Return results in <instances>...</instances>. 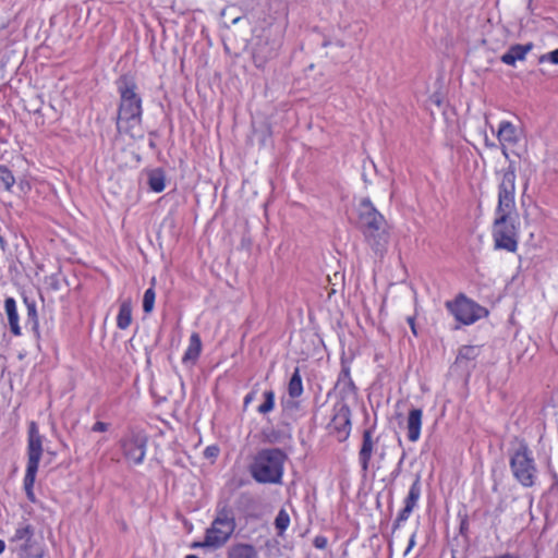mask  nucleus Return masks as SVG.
I'll list each match as a JSON object with an SVG mask.
<instances>
[{
	"mask_svg": "<svg viewBox=\"0 0 558 558\" xmlns=\"http://www.w3.org/2000/svg\"><path fill=\"white\" fill-rule=\"evenodd\" d=\"M117 88L120 95V104L117 114V130L126 133L132 138L137 135L133 132L142 121V98L137 93L135 80L130 75H122L117 80Z\"/></svg>",
	"mask_w": 558,
	"mask_h": 558,
	"instance_id": "obj_1",
	"label": "nucleus"
},
{
	"mask_svg": "<svg viewBox=\"0 0 558 558\" xmlns=\"http://www.w3.org/2000/svg\"><path fill=\"white\" fill-rule=\"evenodd\" d=\"M287 454L279 448L259 450L251 464L253 478L263 484H280Z\"/></svg>",
	"mask_w": 558,
	"mask_h": 558,
	"instance_id": "obj_2",
	"label": "nucleus"
},
{
	"mask_svg": "<svg viewBox=\"0 0 558 558\" xmlns=\"http://www.w3.org/2000/svg\"><path fill=\"white\" fill-rule=\"evenodd\" d=\"M510 469L514 478L524 487H532L536 477V465L525 441H520L510 456Z\"/></svg>",
	"mask_w": 558,
	"mask_h": 558,
	"instance_id": "obj_3",
	"label": "nucleus"
},
{
	"mask_svg": "<svg viewBox=\"0 0 558 558\" xmlns=\"http://www.w3.org/2000/svg\"><path fill=\"white\" fill-rule=\"evenodd\" d=\"M236 523L232 509L222 507L218 510L210 527L206 530L205 545H211V548L222 547L231 537Z\"/></svg>",
	"mask_w": 558,
	"mask_h": 558,
	"instance_id": "obj_4",
	"label": "nucleus"
},
{
	"mask_svg": "<svg viewBox=\"0 0 558 558\" xmlns=\"http://www.w3.org/2000/svg\"><path fill=\"white\" fill-rule=\"evenodd\" d=\"M446 307L458 322L464 325H471L488 315L487 308L468 299L463 293L458 294L453 301H447Z\"/></svg>",
	"mask_w": 558,
	"mask_h": 558,
	"instance_id": "obj_5",
	"label": "nucleus"
},
{
	"mask_svg": "<svg viewBox=\"0 0 558 558\" xmlns=\"http://www.w3.org/2000/svg\"><path fill=\"white\" fill-rule=\"evenodd\" d=\"M493 238L496 250L514 253L518 248V231L510 215H497L493 226Z\"/></svg>",
	"mask_w": 558,
	"mask_h": 558,
	"instance_id": "obj_6",
	"label": "nucleus"
},
{
	"mask_svg": "<svg viewBox=\"0 0 558 558\" xmlns=\"http://www.w3.org/2000/svg\"><path fill=\"white\" fill-rule=\"evenodd\" d=\"M34 537V527L31 524L23 523L19 525L11 538L12 543L19 546L21 558H41L43 550L37 546Z\"/></svg>",
	"mask_w": 558,
	"mask_h": 558,
	"instance_id": "obj_7",
	"label": "nucleus"
},
{
	"mask_svg": "<svg viewBox=\"0 0 558 558\" xmlns=\"http://www.w3.org/2000/svg\"><path fill=\"white\" fill-rule=\"evenodd\" d=\"M44 436L40 434L38 424L35 421L28 423L27 427V466L26 469L37 470L44 452Z\"/></svg>",
	"mask_w": 558,
	"mask_h": 558,
	"instance_id": "obj_8",
	"label": "nucleus"
},
{
	"mask_svg": "<svg viewBox=\"0 0 558 558\" xmlns=\"http://www.w3.org/2000/svg\"><path fill=\"white\" fill-rule=\"evenodd\" d=\"M147 437L140 433H132L120 440L123 456L134 464L144 461L147 446Z\"/></svg>",
	"mask_w": 558,
	"mask_h": 558,
	"instance_id": "obj_9",
	"label": "nucleus"
},
{
	"mask_svg": "<svg viewBox=\"0 0 558 558\" xmlns=\"http://www.w3.org/2000/svg\"><path fill=\"white\" fill-rule=\"evenodd\" d=\"M329 428L339 441H343L349 437L351 430V409L347 402H337L335 404Z\"/></svg>",
	"mask_w": 558,
	"mask_h": 558,
	"instance_id": "obj_10",
	"label": "nucleus"
},
{
	"mask_svg": "<svg viewBox=\"0 0 558 558\" xmlns=\"http://www.w3.org/2000/svg\"><path fill=\"white\" fill-rule=\"evenodd\" d=\"M386 221L384 215L379 213L368 197H363L357 206V228L362 233L368 231L379 223Z\"/></svg>",
	"mask_w": 558,
	"mask_h": 558,
	"instance_id": "obj_11",
	"label": "nucleus"
},
{
	"mask_svg": "<svg viewBox=\"0 0 558 558\" xmlns=\"http://www.w3.org/2000/svg\"><path fill=\"white\" fill-rule=\"evenodd\" d=\"M365 242L372 251L379 256H383L387 251L389 244L390 233L387 220L362 233Z\"/></svg>",
	"mask_w": 558,
	"mask_h": 558,
	"instance_id": "obj_12",
	"label": "nucleus"
},
{
	"mask_svg": "<svg viewBox=\"0 0 558 558\" xmlns=\"http://www.w3.org/2000/svg\"><path fill=\"white\" fill-rule=\"evenodd\" d=\"M279 48V43L276 40H270L267 36L258 37L254 49H253V60L257 68L264 66V64L274 57L277 56V51Z\"/></svg>",
	"mask_w": 558,
	"mask_h": 558,
	"instance_id": "obj_13",
	"label": "nucleus"
},
{
	"mask_svg": "<svg viewBox=\"0 0 558 558\" xmlns=\"http://www.w3.org/2000/svg\"><path fill=\"white\" fill-rule=\"evenodd\" d=\"M335 389L340 396L339 402H345L347 399L355 400L357 397V388L350 375V366L342 361L341 371L339 373Z\"/></svg>",
	"mask_w": 558,
	"mask_h": 558,
	"instance_id": "obj_14",
	"label": "nucleus"
},
{
	"mask_svg": "<svg viewBox=\"0 0 558 558\" xmlns=\"http://www.w3.org/2000/svg\"><path fill=\"white\" fill-rule=\"evenodd\" d=\"M514 192H515V182H510L507 180H501L498 186V205L496 213L497 215H510L514 209Z\"/></svg>",
	"mask_w": 558,
	"mask_h": 558,
	"instance_id": "obj_15",
	"label": "nucleus"
},
{
	"mask_svg": "<svg viewBox=\"0 0 558 558\" xmlns=\"http://www.w3.org/2000/svg\"><path fill=\"white\" fill-rule=\"evenodd\" d=\"M420 497H421V475L416 474L415 480L412 483L409 494L404 500V507L399 512V514L393 523V530H397L400 526L401 522L409 519V517L412 513L414 507L416 506Z\"/></svg>",
	"mask_w": 558,
	"mask_h": 558,
	"instance_id": "obj_16",
	"label": "nucleus"
},
{
	"mask_svg": "<svg viewBox=\"0 0 558 558\" xmlns=\"http://www.w3.org/2000/svg\"><path fill=\"white\" fill-rule=\"evenodd\" d=\"M377 440L373 438V428L363 432L362 445L359 451V462L364 473L369 470V463L373 457L374 448Z\"/></svg>",
	"mask_w": 558,
	"mask_h": 558,
	"instance_id": "obj_17",
	"label": "nucleus"
},
{
	"mask_svg": "<svg viewBox=\"0 0 558 558\" xmlns=\"http://www.w3.org/2000/svg\"><path fill=\"white\" fill-rule=\"evenodd\" d=\"M533 48V44L529 43L525 45L515 44L512 45L507 52H505L500 60L508 64V65H514L517 61H522L525 59V56L529 51H531Z\"/></svg>",
	"mask_w": 558,
	"mask_h": 558,
	"instance_id": "obj_18",
	"label": "nucleus"
},
{
	"mask_svg": "<svg viewBox=\"0 0 558 558\" xmlns=\"http://www.w3.org/2000/svg\"><path fill=\"white\" fill-rule=\"evenodd\" d=\"M422 410L413 408L410 410L407 422L408 439L412 442L418 440L422 426Z\"/></svg>",
	"mask_w": 558,
	"mask_h": 558,
	"instance_id": "obj_19",
	"label": "nucleus"
},
{
	"mask_svg": "<svg viewBox=\"0 0 558 558\" xmlns=\"http://www.w3.org/2000/svg\"><path fill=\"white\" fill-rule=\"evenodd\" d=\"M227 558H258V551L252 544L235 543L228 548Z\"/></svg>",
	"mask_w": 558,
	"mask_h": 558,
	"instance_id": "obj_20",
	"label": "nucleus"
},
{
	"mask_svg": "<svg viewBox=\"0 0 558 558\" xmlns=\"http://www.w3.org/2000/svg\"><path fill=\"white\" fill-rule=\"evenodd\" d=\"M4 310L8 316L10 330L13 335H21V327L19 325V314L16 310V302L13 298L9 296L4 300Z\"/></svg>",
	"mask_w": 558,
	"mask_h": 558,
	"instance_id": "obj_21",
	"label": "nucleus"
},
{
	"mask_svg": "<svg viewBox=\"0 0 558 558\" xmlns=\"http://www.w3.org/2000/svg\"><path fill=\"white\" fill-rule=\"evenodd\" d=\"M202 350L201 337L197 332H193L190 337V344L182 357L183 363L195 362Z\"/></svg>",
	"mask_w": 558,
	"mask_h": 558,
	"instance_id": "obj_22",
	"label": "nucleus"
},
{
	"mask_svg": "<svg viewBox=\"0 0 558 558\" xmlns=\"http://www.w3.org/2000/svg\"><path fill=\"white\" fill-rule=\"evenodd\" d=\"M481 352V347L478 345H463L459 349L456 364L464 365L468 367V363L474 361Z\"/></svg>",
	"mask_w": 558,
	"mask_h": 558,
	"instance_id": "obj_23",
	"label": "nucleus"
},
{
	"mask_svg": "<svg viewBox=\"0 0 558 558\" xmlns=\"http://www.w3.org/2000/svg\"><path fill=\"white\" fill-rule=\"evenodd\" d=\"M132 323V302L130 299L124 300L120 304L119 314L117 317L118 328L124 330Z\"/></svg>",
	"mask_w": 558,
	"mask_h": 558,
	"instance_id": "obj_24",
	"label": "nucleus"
},
{
	"mask_svg": "<svg viewBox=\"0 0 558 558\" xmlns=\"http://www.w3.org/2000/svg\"><path fill=\"white\" fill-rule=\"evenodd\" d=\"M24 303L27 308L26 325H31V329L35 333L36 338H39V325L36 302L27 296H24Z\"/></svg>",
	"mask_w": 558,
	"mask_h": 558,
	"instance_id": "obj_25",
	"label": "nucleus"
},
{
	"mask_svg": "<svg viewBox=\"0 0 558 558\" xmlns=\"http://www.w3.org/2000/svg\"><path fill=\"white\" fill-rule=\"evenodd\" d=\"M497 135L500 143L514 144L518 141L515 126L509 121L500 123Z\"/></svg>",
	"mask_w": 558,
	"mask_h": 558,
	"instance_id": "obj_26",
	"label": "nucleus"
},
{
	"mask_svg": "<svg viewBox=\"0 0 558 558\" xmlns=\"http://www.w3.org/2000/svg\"><path fill=\"white\" fill-rule=\"evenodd\" d=\"M288 392L291 398H298L303 392L302 377L299 367H296L290 378Z\"/></svg>",
	"mask_w": 558,
	"mask_h": 558,
	"instance_id": "obj_27",
	"label": "nucleus"
},
{
	"mask_svg": "<svg viewBox=\"0 0 558 558\" xmlns=\"http://www.w3.org/2000/svg\"><path fill=\"white\" fill-rule=\"evenodd\" d=\"M165 173L161 169H156L149 173L148 185L151 191L160 193L165 190Z\"/></svg>",
	"mask_w": 558,
	"mask_h": 558,
	"instance_id": "obj_28",
	"label": "nucleus"
},
{
	"mask_svg": "<svg viewBox=\"0 0 558 558\" xmlns=\"http://www.w3.org/2000/svg\"><path fill=\"white\" fill-rule=\"evenodd\" d=\"M37 470L26 469L24 476V489L26 493V497L31 502L36 501V497L34 494V484L36 480Z\"/></svg>",
	"mask_w": 558,
	"mask_h": 558,
	"instance_id": "obj_29",
	"label": "nucleus"
},
{
	"mask_svg": "<svg viewBox=\"0 0 558 558\" xmlns=\"http://www.w3.org/2000/svg\"><path fill=\"white\" fill-rule=\"evenodd\" d=\"M14 184L15 177L12 171L7 166L0 165V186L10 192Z\"/></svg>",
	"mask_w": 558,
	"mask_h": 558,
	"instance_id": "obj_30",
	"label": "nucleus"
},
{
	"mask_svg": "<svg viewBox=\"0 0 558 558\" xmlns=\"http://www.w3.org/2000/svg\"><path fill=\"white\" fill-rule=\"evenodd\" d=\"M289 524L290 517L284 509H281L275 519V527L278 532V535H282L284 531L288 529Z\"/></svg>",
	"mask_w": 558,
	"mask_h": 558,
	"instance_id": "obj_31",
	"label": "nucleus"
},
{
	"mask_svg": "<svg viewBox=\"0 0 558 558\" xmlns=\"http://www.w3.org/2000/svg\"><path fill=\"white\" fill-rule=\"evenodd\" d=\"M264 402L258 407V412L260 414H266L274 409L275 405V393L272 390H266L263 393Z\"/></svg>",
	"mask_w": 558,
	"mask_h": 558,
	"instance_id": "obj_32",
	"label": "nucleus"
},
{
	"mask_svg": "<svg viewBox=\"0 0 558 558\" xmlns=\"http://www.w3.org/2000/svg\"><path fill=\"white\" fill-rule=\"evenodd\" d=\"M155 299H156V292L154 290V287L148 288L143 296V311L146 314H149L154 310L155 305Z\"/></svg>",
	"mask_w": 558,
	"mask_h": 558,
	"instance_id": "obj_33",
	"label": "nucleus"
},
{
	"mask_svg": "<svg viewBox=\"0 0 558 558\" xmlns=\"http://www.w3.org/2000/svg\"><path fill=\"white\" fill-rule=\"evenodd\" d=\"M45 283L50 290L59 291L61 289V277L60 272L52 274L45 278Z\"/></svg>",
	"mask_w": 558,
	"mask_h": 558,
	"instance_id": "obj_34",
	"label": "nucleus"
},
{
	"mask_svg": "<svg viewBox=\"0 0 558 558\" xmlns=\"http://www.w3.org/2000/svg\"><path fill=\"white\" fill-rule=\"evenodd\" d=\"M515 171H517L515 161L509 159V166H508L507 170L504 172L502 180L508 179V181H510V182H515Z\"/></svg>",
	"mask_w": 558,
	"mask_h": 558,
	"instance_id": "obj_35",
	"label": "nucleus"
},
{
	"mask_svg": "<svg viewBox=\"0 0 558 558\" xmlns=\"http://www.w3.org/2000/svg\"><path fill=\"white\" fill-rule=\"evenodd\" d=\"M545 61H549L553 64H558V48L539 57V63H543Z\"/></svg>",
	"mask_w": 558,
	"mask_h": 558,
	"instance_id": "obj_36",
	"label": "nucleus"
},
{
	"mask_svg": "<svg viewBox=\"0 0 558 558\" xmlns=\"http://www.w3.org/2000/svg\"><path fill=\"white\" fill-rule=\"evenodd\" d=\"M313 544L318 549H325L327 547V538L325 536L318 535L314 538Z\"/></svg>",
	"mask_w": 558,
	"mask_h": 558,
	"instance_id": "obj_37",
	"label": "nucleus"
},
{
	"mask_svg": "<svg viewBox=\"0 0 558 558\" xmlns=\"http://www.w3.org/2000/svg\"><path fill=\"white\" fill-rule=\"evenodd\" d=\"M219 453V449L217 446H208L205 451H204V456L206 458H216Z\"/></svg>",
	"mask_w": 558,
	"mask_h": 558,
	"instance_id": "obj_38",
	"label": "nucleus"
},
{
	"mask_svg": "<svg viewBox=\"0 0 558 558\" xmlns=\"http://www.w3.org/2000/svg\"><path fill=\"white\" fill-rule=\"evenodd\" d=\"M108 427H109V424L108 423H105V422H96L93 427H92V430L93 432H99V433H102V432H106L108 430Z\"/></svg>",
	"mask_w": 558,
	"mask_h": 558,
	"instance_id": "obj_39",
	"label": "nucleus"
},
{
	"mask_svg": "<svg viewBox=\"0 0 558 558\" xmlns=\"http://www.w3.org/2000/svg\"><path fill=\"white\" fill-rule=\"evenodd\" d=\"M404 459H405V452L403 451L402 456H401V458H400V460L398 462L397 469L391 473V476H392L393 480L399 476V474L401 472V466H402V463H403Z\"/></svg>",
	"mask_w": 558,
	"mask_h": 558,
	"instance_id": "obj_40",
	"label": "nucleus"
},
{
	"mask_svg": "<svg viewBox=\"0 0 558 558\" xmlns=\"http://www.w3.org/2000/svg\"><path fill=\"white\" fill-rule=\"evenodd\" d=\"M286 409L287 410H298L299 409V402L298 401H294V400H289L287 401L286 403Z\"/></svg>",
	"mask_w": 558,
	"mask_h": 558,
	"instance_id": "obj_41",
	"label": "nucleus"
},
{
	"mask_svg": "<svg viewBox=\"0 0 558 558\" xmlns=\"http://www.w3.org/2000/svg\"><path fill=\"white\" fill-rule=\"evenodd\" d=\"M407 320H408V324H409V325H410V327H411V330H412L413 335H414V336H416V335H417V331H416V326H415V318H414V317H412V316H410V317H408V319H407Z\"/></svg>",
	"mask_w": 558,
	"mask_h": 558,
	"instance_id": "obj_42",
	"label": "nucleus"
},
{
	"mask_svg": "<svg viewBox=\"0 0 558 558\" xmlns=\"http://www.w3.org/2000/svg\"><path fill=\"white\" fill-rule=\"evenodd\" d=\"M415 545V534H412L411 537H410V541H409V545L404 551V555H408L409 551L413 548V546Z\"/></svg>",
	"mask_w": 558,
	"mask_h": 558,
	"instance_id": "obj_43",
	"label": "nucleus"
},
{
	"mask_svg": "<svg viewBox=\"0 0 558 558\" xmlns=\"http://www.w3.org/2000/svg\"><path fill=\"white\" fill-rule=\"evenodd\" d=\"M198 547H210L211 545H205V539L203 542H194L192 544V548H198Z\"/></svg>",
	"mask_w": 558,
	"mask_h": 558,
	"instance_id": "obj_44",
	"label": "nucleus"
},
{
	"mask_svg": "<svg viewBox=\"0 0 558 558\" xmlns=\"http://www.w3.org/2000/svg\"><path fill=\"white\" fill-rule=\"evenodd\" d=\"M19 187L22 192H26L27 190H29V184L27 182L21 181L19 183Z\"/></svg>",
	"mask_w": 558,
	"mask_h": 558,
	"instance_id": "obj_45",
	"label": "nucleus"
},
{
	"mask_svg": "<svg viewBox=\"0 0 558 558\" xmlns=\"http://www.w3.org/2000/svg\"><path fill=\"white\" fill-rule=\"evenodd\" d=\"M7 241L4 240V238L0 234V248L1 251L4 253L7 251Z\"/></svg>",
	"mask_w": 558,
	"mask_h": 558,
	"instance_id": "obj_46",
	"label": "nucleus"
},
{
	"mask_svg": "<svg viewBox=\"0 0 558 558\" xmlns=\"http://www.w3.org/2000/svg\"><path fill=\"white\" fill-rule=\"evenodd\" d=\"M502 147H501V151H502V155L505 156L506 159H510L509 157V153H508V149L507 147L504 145V143H501Z\"/></svg>",
	"mask_w": 558,
	"mask_h": 558,
	"instance_id": "obj_47",
	"label": "nucleus"
},
{
	"mask_svg": "<svg viewBox=\"0 0 558 558\" xmlns=\"http://www.w3.org/2000/svg\"><path fill=\"white\" fill-rule=\"evenodd\" d=\"M278 439L276 433L274 432L270 436H268V441L269 442H276Z\"/></svg>",
	"mask_w": 558,
	"mask_h": 558,
	"instance_id": "obj_48",
	"label": "nucleus"
},
{
	"mask_svg": "<svg viewBox=\"0 0 558 558\" xmlns=\"http://www.w3.org/2000/svg\"><path fill=\"white\" fill-rule=\"evenodd\" d=\"M485 145L488 146V147H495L496 146L494 143H490V141L488 140L487 136L485 137Z\"/></svg>",
	"mask_w": 558,
	"mask_h": 558,
	"instance_id": "obj_49",
	"label": "nucleus"
},
{
	"mask_svg": "<svg viewBox=\"0 0 558 558\" xmlns=\"http://www.w3.org/2000/svg\"><path fill=\"white\" fill-rule=\"evenodd\" d=\"M4 548H5V544L2 539H0V554L3 553Z\"/></svg>",
	"mask_w": 558,
	"mask_h": 558,
	"instance_id": "obj_50",
	"label": "nucleus"
},
{
	"mask_svg": "<svg viewBox=\"0 0 558 558\" xmlns=\"http://www.w3.org/2000/svg\"><path fill=\"white\" fill-rule=\"evenodd\" d=\"M322 45L323 47H328L330 45V40L325 39Z\"/></svg>",
	"mask_w": 558,
	"mask_h": 558,
	"instance_id": "obj_51",
	"label": "nucleus"
},
{
	"mask_svg": "<svg viewBox=\"0 0 558 558\" xmlns=\"http://www.w3.org/2000/svg\"><path fill=\"white\" fill-rule=\"evenodd\" d=\"M148 145H149L150 148H156V144H155V142L153 140L149 141Z\"/></svg>",
	"mask_w": 558,
	"mask_h": 558,
	"instance_id": "obj_52",
	"label": "nucleus"
},
{
	"mask_svg": "<svg viewBox=\"0 0 558 558\" xmlns=\"http://www.w3.org/2000/svg\"><path fill=\"white\" fill-rule=\"evenodd\" d=\"M251 400H252V395L250 393L245 397V403H248Z\"/></svg>",
	"mask_w": 558,
	"mask_h": 558,
	"instance_id": "obj_53",
	"label": "nucleus"
},
{
	"mask_svg": "<svg viewBox=\"0 0 558 558\" xmlns=\"http://www.w3.org/2000/svg\"><path fill=\"white\" fill-rule=\"evenodd\" d=\"M337 45H338L339 47H343V46H344V45H343V43H342L341 40H338V41H337Z\"/></svg>",
	"mask_w": 558,
	"mask_h": 558,
	"instance_id": "obj_54",
	"label": "nucleus"
},
{
	"mask_svg": "<svg viewBox=\"0 0 558 558\" xmlns=\"http://www.w3.org/2000/svg\"><path fill=\"white\" fill-rule=\"evenodd\" d=\"M185 558H198L196 555H187Z\"/></svg>",
	"mask_w": 558,
	"mask_h": 558,
	"instance_id": "obj_55",
	"label": "nucleus"
},
{
	"mask_svg": "<svg viewBox=\"0 0 558 558\" xmlns=\"http://www.w3.org/2000/svg\"><path fill=\"white\" fill-rule=\"evenodd\" d=\"M239 20H240V17L234 19V20H233V23H234V24H235V23H238V22H239Z\"/></svg>",
	"mask_w": 558,
	"mask_h": 558,
	"instance_id": "obj_56",
	"label": "nucleus"
}]
</instances>
